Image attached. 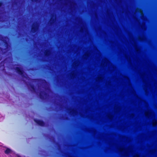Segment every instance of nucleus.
<instances>
[{
	"label": "nucleus",
	"instance_id": "6e6552de",
	"mask_svg": "<svg viewBox=\"0 0 157 157\" xmlns=\"http://www.w3.org/2000/svg\"><path fill=\"white\" fill-rule=\"evenodd\" d=\"M34 80H35L36 81H41L42 82H46V80L45 79L42 78L36 79H35Z\"/></svg>",
	"mask_w": 157,
	"mask_h": 157
},
{
	"label": "nucleus",
	"instance_id": "f257e3e1",
	"mask_svg": "<svg viewBox=\"0 0 157 157\" xmlns=\"http://www.w3.org/2000/svg\"><path fill=\"white\" fill-rule=\"evenodd\" d=\"M14 69L16 72L19 75H21L23 78H26V77L24 75V71L21 68L19 67H16L14 68Z\"/></svg>",
	"mask_w": 157,
	"mask_h": 157
},
{
	"label": "nucleus",
	"instance_id": "f03ea898",
	"mask_svg": "<svg viewBox=\"0 0 157 157\" xmlns=\"http://www.w3.org/2000/svg\"><path fill=\"white\" fill-rule=\"evenodd\" d=\"M34 121L37 124L41 126H44L45 125V122L41 120L35 119Z\"/></svg>",
	"mask_w": 157,
	"mask_h": 157
},
{
	"label": "nucleus",
	"instance_id": "4468645a",
	"mask_svg": "<svg viewBox=\"0 0 157 157\" xmlns=\"http://www.w3.org/2000/svg\"><path fill=\"white\" fill-rule=\"evenodd\" d=\"M17 157H21L20 156H18Z\"/></svg>",
	"mask_w": 157,
	"mask_h": 157
},
{
	"label": "nucleus",
	"instance_id": "0eeeda50",
	"mask_svg": "<svg viewBox=\"0 0 157 157\" xmlns=\"http://www.w3.org/2000/svg\"><path fill=\"white\" fill-rule=\"evenodd\" d=\"M50 52L48 50H46L44 52L45 55L46 56H48L50 54Z\"/></svg>",
	"mask_w": 157,
	"mask_h": 157
},
{
	"label": "nucleus",
	"instance_id": "7ed1b4c3",
	"mask_svg": "<svg viewBox=\"0 0 157 157\" xmlns=\"http://www.w3.org/2000/svg\"><path fill=\"white\" fill-rule=\"evenodd\" d=\"M38 29V28L36 24H33L31 28V31L33 33H36Z\"/></svg>",
	"mask_w": 157,
	"mask_h": 157
},
{
	"label": "nucleus",
	"instance_id": "423d86ee",
	"mask_svg": "<svg viewBox=\"0 0 157 157\" xmlns=\"http://www.w3.org/2000/svg\"><path fill=\"white\" fill-rule=\"evenodd\" d=\"M44 92H41L40 93L39 96L40 98L42 100L44 99V96L43 95Z\"/></svg>",
	"mask_w": 157,
	"mask_h": 157
},
{
	"label": "nucleus",
	"instance_id": "ddd939ff",
	"mask_svg": "<svg viewBox=\"0 0 157 157\" xmlns=\"http://www.w3.org/2000/svg\"><path fill=\"white\" fill-rule=\"evenodd\" d=\"M38 0H31V1H32V2H33L34 1H35L36 2Z\"/></svg>",
	"mask_w": 157,
	"mask_h": 157
},
{
	"label": "nucleus",
	"instance_id": "9b49d317",
	"mask_svg": "<svg viewBox=\"0 0 157 157\" xmlns=\"http://www.w3.org/2000/svg\"><path fill=\"white\" fill-rule=\"evenodd\" d=\"M66 157H72V156L70 155V154H69V155H68V156H67Z\"/></svg>",
	"mask_w": 157,
	"mask_h": 157
},
{
	"label": "nucleus",
	"instance_id": "1a4fd4ad",
	"mask_svg": "<svg viewBox=\"0 0 157 157\" xmlns=\"http://www.w3.org/2000/svg\"><path fill=\"white\" fill-rule=\"evenodd\" d=\"M3 42L5 44L6 46V48H7L8 46V44L7 41H6V40H4L3 41Z\"/></svg>",
	"mask_w": 157,
	"mask_h": 157
},
{
	"label": "nucleus",
	"instance_id": "20e7f679",
	"mask_svg": "<svg viewBox=\"0 0 157 157\" xmlns=\"http://www.w3.org/2000/svg\"><path fill=\"white\" fill-rule=\"evenodd\" d=\"M30 86L31 89V90L34 92L36 91V89L34 85L31 83L30 84Z\"/></svg>",
	"mask_w": 157,
	"mask_h": 157
},
{
	"label": "nucleus",
	"instance_id": "f8f14e48",
	"mask_svg": "<svg viewBox=\"0 0 157 157\" xmlns=\"http://www.w3.org/2000/svg\"><path fill=\"white\" fill-rule=\"evenodd\" d=\"M0 49L1 50H5L6 49V48H5V49H3V48H1V47H0Z\"/></svg>",
	"mask_w": 157,
	"mask_h": 157
},
{
	"label": "nucleus",
	"instance_id": "9d476101",
	"mask_svg": "<svg viewBox=\"0 0 157 157\" xmlns=\"http://www.w3.org/2000/svg\"><path fill=\"white\" fill-rule=\"evenodd\" d=\"M3 5V2L2 1H0V7H1Z\"/></svg>",
	"mask_w": 157,
	"mask_h": 157
},
{
	"label": "nucleus",
	"instance_id": "39448f33",
	"mask_svg": "<svg viewBox=\"0 0 157 157\" xmlns=\"http://www.w3.org/2000/svg\"><path fill=\"white\" fill-rule=\"evenodd\" d=\"M11 150L8 148H7L6 149L5 151V153L6 155H8L10 153H11Z\"/></svg>",
	"mask_w": 157,
	"mask_h": 157
}]
</instances>
